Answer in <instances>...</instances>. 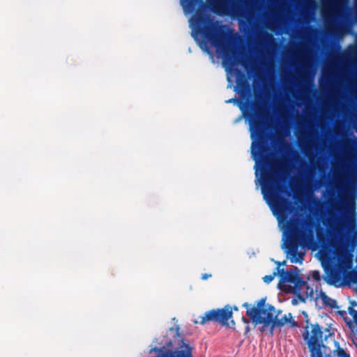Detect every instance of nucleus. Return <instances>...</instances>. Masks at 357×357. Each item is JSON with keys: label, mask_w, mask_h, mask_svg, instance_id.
<instances>
[{"label": "nucleus", "mask_w": 357, "mask_h": 357, "mask_svg": "<svg viewBox=\"0 0 357 357\" xmlns=\"http://www.w3.org/2000/svg\"><path fill=\"white\" fill-rule=\"evenodd\" d=\"M327 234L328 244L334 249V252L331 253L328 249L321 250V260L325 268L331 269V277L339 280L351 268L352 257L344 245V235L340 224L331 225Z\"/></svg>", "instance_id": "nucleus-1"}, {"label": "nucleus", "mask_w": 357, "mask_h": 357, "mask_svg": "<svg viewBox=\"0 0 357 357\" xmlns=\"http://www.w3.org/2000/svg\"><path fill=\"white\" fill-rule=\"evenodd\" d=\"M289 230L291 239L287 243V248L291 255L296 256L298 245L308 249L315 248L314 224L310 215L301 220L294 218L289 225Z\"/></svg>", "instance_id": "nucleus-2"}, {"label": "nucleus", "mask_w": 357, "mask_h": 357, "mask_svg": "<svg viewBox=\"0 0 357 357\" xmlns=\"http://www.w3.org/2000/svg\"><path fill=\"white\" fill-rule=\"evenodd\" d=\"M346 3L347 0H329L328 3L324 2L321 10L326 31L341 38L347 33V29L342 24H335L333 17L340 16L343 13Z\"/></svg>", "instance_id": "nucleus-3"}, {"label": "nucleus", "mask_w": 357, "mask_h": 357, "mask_svg": "<svg viewBox=\"0 0 357 357\" xmlns=\"http://www.w3.org/2000/svg\"><path fill=\"white\" fill-rule=\"evenodd\" d=\"M341 171L336 172L340 199L342 202L352 201L351 194L357 182V174L347 162L341 164Z\"/></svg>", "instance_id": "nucleus-4"}, {"label": "nucleus", "mask_w": 357, "mask_h": 357, "mask_svg": "<svg viewBox=\"0 0 357 357\" xmlns=\"http://www.w3.org/2000/svg\"><path fill=\"white\" fill-rule=\"evenodd\" d=\"M303 337L307 344L310 357H332L329 354L324 355L321 351L323 331L319 325L315 324L310 327H306Z\"/></svg>", "instance_id": "nucleus-5"}, {"label": "nucleus", "mask_w": 357, "mask_h": 357, "mask_svg": "<svg viewBox=\"0 0 357 357\" xmlns=\"http://www.w3.org/2000/svg\"><path fill=\"white\" fill-rule=\"evenodd\" d=\"M202 33L217 48H222L225 43V33L224 26L220 22L208 17L206 24L202 28Z\"/></svg>", "instance_id": "nucleus-6"}, {"label": "nucleus", "mask_w": 357, "mask_h": 357, "mask_svg": "<svg viewBox=\"0 0 357 357\" xmlns=\"http://www.w3.org/2000/svg\"><path fill=\"white\" fill-rule=\"evenodd\" d=\"M275 309L271 305H266L264 303H259L257 307L248 309L247 315L256 325L262 324L264 326L272 325L273 318L275 317Z\"/></svg>", "instance_id": "nucleus-7"}, {"label": "nucleus", "mask_w": 357, "mask_h": 357, "mask_svg": "<svg viewBox=\"0 0 357 357\" xmlns=\"http://www.w3.org/2000/svg\"><path fill=\"white\" fill-rule=\"evenodd\" d=\"M282 160H275L271 162V170L263 176V180L266 183L263 190L266 196H272V189L271 185L278 183L277 172L282 169Z\"/></svg>", "instance_id": "nucleus-8"}, {"label": "nucleus", "mask_w": 357, "mask_h": 357, "mask_svg": "<svg viewBox=\"0 0 357 357\" xmlns=\"http://www.w3.org/2000/svg\"><path fill=\"white\" fill-rule=\"evenodd\" d=\"M286 324H289L291 327H297L298 326V323L293 319L291 313L284 314L280 318L279 314L275 312V317L273 318V321L271 325L272 329L276 327L283 326Z\"/></svg>", "instance_id": "nucleus-9"}, {"label": "nucleus", "mask_w": 357, "mask_h": 357, "mask_svg": "<svg viewBox=\"0 0 357 357\" xmlns=\"http://www.w3.org/2000/svg\"><path fill=\"white\" fill-rule=\"evenodd\" d=\"M232 317V311L229 307L217 310V321L222 325L229 326V320Z\"/></svg>", "instance_id": "nucleus-10"}, {"label": "nucleus", "mask_w": 357, "mask_h": 357, "mask_svg": "<svg viewBox=\"0 0 357 357\" xmlns=\"http://www.w3.org/2000/svg\"><path fill=\"white\" fill-rule=\"evenodd\" d=\"M298 143L301 149L305 153V155H310L312 153L313 149V144L308 135L303 137L301 136L299 137Z\"/></svg>", "instance_id": "nucleus-11"}, {"label": "nucleus", "mask_w": 357, "mask_h": 357, "mask_svg": "<svg viewBox=\"0 0 357 357\" xmlns=\"http://www.w3.org/2000/svg\"><path fill=\"white\" fill-rule=\"evenodd\" d=\"M298 63L303 66H307L310 63L309 54L303 48L300 47L296 54Z\"/></svg>", "instance_id": "nucleus-12"}, {"label": "nucleus", "mask_w": 357, "mask_h": 357, "mask_svg": "<svg viewBox=\"0 0 357 357\" xmlns=\"http://www.w3.org/2000/svg\"><path fill=\"white\" fill-rule=\"evenodd\" d=\"M199 321H195V324H205L206 322L210 321H217V310H213L208 311L202 317H199Z\"/></svg>", "instance_id": "nucleus-13"}, {"label": "nucleus", "mask_w": 357, "mask_h": 357, "mask_svg": "<svg viewBox=\"0 0 357 357\" xmlns=\"http://www.w3.org/2000/svg\"><path fill=\"white\" fill-rule=\"evenodd\" d=\"M335 349L332 351L333 357H351L350 354L342 348L337 342L334 343Z\"/></svg>", "instance_id": "nucleus-14"}, {"label": "nucleus", "mask_w": 357, "mask_h": 357, "mask_svg": "<svg viewBox=\"0 0 357 357\" xmlns=\"http://www.w3.org/2000/svg\"><path fill=\"white\" fill-rule=\"evenodd\" d=\"M272 202L274 207L280 212L283 214L286 210L287 202L284 199L273 198Z\"/></svg>", "instance_id": "nucleus-15"}, {"label": "nucleus", "mask_w": 357, "mask_h": 357, "mask_svg": "<svg viewBox=\"0 0 357 357\" xmlns=\"http://www.w3.org/2000/svg\"><path fill=\"white\" fill-rule=\"evenodd\" d=\"M317 298H320L323 301V303L331 307H334L336 305V301L333 299L329 298L324 292L320 291L317 297Z\"/></svg>", "instance_id": "nucleus-16"}, {"label": "nucleus", "mask_w": 357, "mask_h": 357, "mask_svg": "<svg viewBox=\"0 0 357 357\" xmlns=\"http://www.w3.org/2000/svg\"><path fill=\"white\" fill-rule=\"evenodd\" d=\"M262 40L268 47L273 49V50H275L276 44L272 35L266 33L262 36Z\"/></svg>", "instance_id": "nucleus-17"}, {"label": "nucleus", "mask_w": 357, "mask_h": 357, "mask_svg": "<svg viewBox=\"0 0 357 357\" xmlns=\"http://www.w3.org/2000/svg\"><path fill=\"white\" fill-rule=\"evenodd\" d=\"M264 64L266 66L267 70L271 73L273 76L274 73V62L273 59H270V60L264 62Z\"/></svg>", "instance_id": "nucleus-18"}, {"label": "nucleus", "mask_w": 357, "mask_h": 357, "mask_svg": "<svg viewBox=\"0 0 357 357\" xmlns=\"http://www.w3.org/2000/svg\"><path fill=\"white\" fill-rule=\"evenodd\" d=\"M279 141L281 144V146H282V149L283 151H286V150H289L290 149V145L289 143H287V142H285L284 139V138H280L279 137Z\"/></svg>", "instance_id": "nucleus-19"}, {"label": "nucleus", "mask_w": 357, "mask_h": 357, "mask_svg": "<svg viewBox=\"0 0 357 357\" xmlns=\"http://www.w3.org/2000/svg\"><path fill=\"white\" fill-rule=\"evenodd\" d=\"M301 288L303 289V288H306L307 289V291L306 293L307 294H309L311 297L313 296V289H310L307 286V283L305 282H303V284L301 285Z\"/></svg>", "instance_id": "nucleus-20"}, {"label": "nucleus", "mask_w": 357, "mask_h": 357, "mask_svg": "<svg viewBox=\"0 0 357 357\" xmlns=\"http://www.w3.org/2000/svg\"><path fill=\"white\" fill-rule=\"evenodd\" d=\"M349 312L350 315L352 317L354 321L357 325V310H356L353 308H349Z\"/></svg>", "instance_id": "nucleus-21"}, {"label": "nucleus", "mask_w": 357, "mask_h": 357, "mask_svg": "<svg viewBox=\"0 0 357 357\" xmlns=\"http://www.w3.org/2000/svg\"><path fill=\"white\" fill-rule=\"evenodd\" d=\"M312 277L316 281H319L321 279L319 272L317 271H314L312 273Z\"/></svg>", "instance_id": "nucleus-22"}, {"label": "nucleus", "mask_w": 357, "mask_h": 357, "mask_svg": "<svg viewBox=\"0 0 357 357\" xmlns=\"http://www.w3.org/2000/svg\"><path fill=\"white\" fill-rule=\"evenodd\" d=\"M285 280L290 282H294V275L291 273H287L285 275Z\"/></svg>", "instance_id": "nucleus-23"}, {"label": "nucleus", "mask_w": 357, "mask_h": 357, "mask_svg": "<svg viewBox=\"0 0 357 357\" xmlns=\"http://www.w3.org/2000/svg\"><path fill=\"white\" fill-rule=\"evenodd\" d=\"M274 279V275H266L265 277L263 278V280L264 281L266 282V283H270L271 282H272Z\"/></svg>", "instance_id": "nucleus-24"}, {"label": "nucleus", "mask_w": 357, "mask_h": 357, "mask_svg": "<svg viewBox=\"0 0 357 357\" xmlns=\"http://www.w3.org/2000/svg\"><path fill=\"white\" fill-rule=\"evenodd\" d=\"M344 156V160L346 161H350L351 160V155L350 151L349 150H346L345 151Z\"/></svg>", "instance_id": "nucleus-25"}, {"label": "nucleus", "mask_w": 357, "mask_h": 357, "mask_svg": "<svg viewBox=\"0 0 357 357\" xmlns=\"http://www.w3.org/2000/svg\"><path fill=\"white\" fill-rule=\"evenodd\" d=\"M303 188L306 190H311V183L310 182H305L304 185H303Z\"/></svg>", "instance_id": "nucleus-26"}, {"label": "nucleus", "mask_w": 357, "mask_h": 357, "mask_svg": "<svg viewBox=\"0 0 357 357\" xmlns=\"http://www.w3.org/2000/svg\"><path fill=\"white\" fill-rule=\"evenodd\" d=\"M211 277V274L204 273V274H202V279L205 280Z\"/></svg>", "instance_id": "nucleus-27"}, {"label": "nucleus", "mask_w": 357, "mask_h": 357, "mask_svg": "<svg viewBox=\"0 0 357 357\" xmlns=\"http://www.w3.org/2000/svg\"><path fill=\"white\" fill-rule=\"evenodd\" d=\"M307 3L309 5H311V6H314L315 5V3L313 0H307Z\"/></svg>", "instance_id": "nucleus-28"}, {"label": "nucleus", "mask_w": 357, "mask_h": 357, "mask_svg": "<svg viewBox=\"0 0 357 357\" xmlns=\"http://www.w3.org/2000/svg\"><path fill=\"white\" fill-rule=\"evenodd\" d=\"M349 141H347V142H344V147H345L346 149H348V148H349Z\"/></svg>", "instance_id": "nucleus-29"}, {"label": "nucleus", "mask_w": 357, "mask_h": 357, "mask_svg": "<svg viewBox=\"0 0 357 357\" xmlns=\"http://www.w3.org/2000/svg\"><path fill=\"white\" fill-rule=\"evenodd\" d=\"M243 321L245 324H248V322H249V321L246 318H244V317H243Z\"/></svg>", "instance_id": "nucleus-30"}, {"label": "nucleus", "mask_w": 357, "mask_h": 357, "mask_svg": "<svg viewBox=\"0 0 357 357\" xmlns=\"http://www.w3.org/2000/svg\"><path fill=\"white\" fill-rule=\"evenodd\" d=\"M298 256L301 259H303V255L301 253H299Z\"/></svg>", "instance_id": "nucleus-31"}, {"label": "nucleus", "mask_w": 357, "mask_h": 357, "mask_svg": "<svg viewBox=\"0 0 357 357\" xmlns=\"http://www.w3.org/2000/svg\"><path fill=\"white\" fill-rule=\"evenodd\" d=\"M355 6L357 8V0H355Z\"/></svg>", "instance_id": "nucleus-32"}, {"label": "nucleus", "mask_w": 357, "mask_h": 357, "mask_svg": "<svg viewBox=\"0 0 357 357\" xmlns=\"http://www.w3.org/2000/svg\"><path fill=\"white\" fill-rule=\"evenodd\" d=\"M231 325L234 326V321L233 320L231 321Z\"/></svg>", "instance_id": "nucleus-33"}, {"label": "nucleus", "mask_w": 357, "mask_h": 357, "mask_svg": "<svg viewBox=\"0 0 357 357\" xmlns=\"http://www.w3.org/2000/svg\"><path fill=\"white\" fill-rule=\"evenodd\" d=\"M349 327H351V323H348Z\"/></svg>", "instance_id": "nucleus-34"}]
</instances>
